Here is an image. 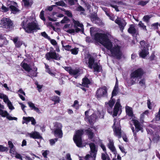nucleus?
<instances>
[{
  "label": "nucleus",
  "instance_id": "obj_63",
  "mask_svg": "<svg viewBox=\"0 0 160 160\" xmlns=\"http://www.w3.org/2000/svg\"><path fill=\"white\" fill-rule=\"evenodd\" d=\"M36 84L37 85V88L38 89L39 92H40V89H41L43 87L42 85H39L38 83H36Z\"/></svg>",
  "mask_w": 160,
  "mask_h": 160
},
{
  "label": "nucleus",
  "instance_id": "obj_56",
  "mask_svg": "<svg viewBox=\"0 0 160 160\" xmlns=\"http://www.w3.org/2000/svg\"><path fill=\"white\" fill-rule=\"evenodd\" d=\"M70 26V24H66L64 25L63 27V29L65 31H67L68 30V28H69Z\"/></svg>",
  "mask_w": 160,
  "mask_h": 160
},
{
  "label": "nucleus",
  "instance_id": "obj_57",
  "mask_svg": "<svg viewBox=\"0 0 160 160\" xmlns=\"http://www.w3.org/2000/svg\"><path fill=\"white\" fill-rule=\"evenodd\" d=\"M46 72H48L49 74L52 76H55V73L52 72H51V71L49 68L46 69Z\"/></svg>",
  "mask_w": 160,
  "mask_h": 160
},
{
  "label": "nucleus",
  "instance_id": "obj_7",
  "mask_svg": "<svg viewBox=\"0 0 160 160\" xmlns=\"http://www.w3.org/2000/svg\"><path fill=\"white\" fill-rule=\"evenodd\" d=\"M118 89V86L117 85H115L114 89L112 93V97L111 98V100L108 102H106L105 103V104L106 105L108 104V111L109 113L112 112L111 109L115 102V100L113 99L112 98L113 96H116L117 95Z\"/></svg>",
  "mask_w": 160,
  "mask_h": 160
},
{
  "label": "nucleus",
  "instance_id": "obj_22",
  "mask_svg": "<svg viewBox=\"0 0 160 160\" xmlns=\"http://www.w3.org/2000/svg\"><path fill=\"white\" fill-rule=\"evenodd\" d=\"M12 40H13L15 46L17 48H20L22 44V42L20 41L17 37L13 38Z\"/></svg>",
  "mask_w": 160,
  "mask_h": 160
},
{
  "label": "nucleus",
  "instance_id": "obj_46",
  "mask_svg": "<svg viewBox=\"0 0 160 160\" xmlns=\"http://www.w3.org/2000/svg\"><path fill=\"white\" fill-rule=\"evenodd\" d=\"M7 104L10 109L12 110L14 109V107L12 106V104L10 101L8 102Z\"/></svg>",
  "mask_w": 160,
  "mask_h": 160
},
{
  "label": "nucleus",
  "instance_id": "obj_32",
  "mask_svg": "<svg viewBox=\"0 0 160 160\" xmlns=\"http://www.w3.org/2000/svg\"><path fill=\"white\" fill-rule=\"evenodd\" d=\"M139 84L140 86L143 88H145L146 87V81L144 79L141 80L139 82Z\"/></svg>",
  "mask_w": 160,
  "mask_h": 160
},
{
  "label": "nucleus",
  "instance_id": "obj_21",
  "mask_svg": "<svg viewBox=\"0 0 160 160\" xmlns=\"http://www.w3.org/2000/svg\"><path fill=\"white\" fill-rule=\"evenodd\" d=\"M92 21L98 25H100L102 24V21L96 15H92L91 18Z\"/></svg>",
  "mask_w": 160,
  "mask_h": 160
},
{
  "label": "nucleus",
  "instance_id": "obj_61",
  "mask_svg": "<svg viewBox=\"0 0 160 160\" xmlns=\"http://www.w3.org/2000/svg\"><path fill=\"white\" fill-rule=\"evenodd\" d=\"M110 6L113 8H115V10L117 12L119 11V10L118 8V7L116 5H113L112 4L110 5Z\"/></svg>",
  "mask_w": 160,
  "mask_h": 160
},
{
  "label": "nucleus",
  "instance_id": "obj_25",
  "mask_svg": "<svg viewBox=\"0 0 160 160\" xmlns=\"http://www.w3.org/2000/svg\"><path fill=\"white\" fill-rule=\"evenodd\" d=\"M128 31L129 33L132 35H134L137 32V30L135 29L134 25L133 24L130 25V27Z\"/></svg>",
  "mask_w": 160,
  "mask_h": 160
},
{
  "label": "nucleus",
  "instance_id": "obj_16",
  "mask_svg": "<svg viewBox=\"0 0 160 160\" xmlns=\"http://www.w3.org/2000/svg\"><path fill=\"white\" fill-rule=\"evenodd\" d=\"M89 145L90 148L91 153V156L92 157L94 158L93 160H95V158L96 157L97 150L95 144L93 143H90L89 144Z\"/></svg>",
  "mask_w": 160,
  "mask_h": 160
},
{
  "label": "nucleus",
  "instance_id": "obj_62",
  "mask_svg": "<svg viewBox=\"0 0 160 160\" xmlns=\"http://www.w3.org/2000/svg\"><path fill=\"white\" fill-rule=\"evenodd\" d=\"M70 74V72H71L72 69L71 67H65L64 68Z\"/></svg>",
  "mask_w": 160,
  "mask_h": 160
},
{
  "label": "nucleus",
  "instance_id": "obj_50",
  "mask_svg": "<svg viewBox=\"0 0 160 160\" xmlns=\"http://www.w3.org/2000/svg\"><path fill=\"white\" fill-rule=\"evenodd\" d=\"M62 47L64 48L65 50L68 51L71 50V49L72 47L71 46L69 45H67L64 46L62 45Z\"/></svg>",
  "mask_w": 160,
  "mask_h": 160
},
{
  "label": "nucleus",
  "instance_id": "obj_64",
  "mask_svg": "<svg viewBox=\"0 0 160 160\" xmlns=\"http://www.w3.org/2000/svg\"><path fill=\"white\" fill-rule=\"evenodd\" d=\"M9 147L10 148H13L14 146L12 142L11 141H9L8 142Z\"/></svg>",
  "mask_w": 160,
  "mask_h": 160
},
{
  "label": "nucleus",
  "instance_id": "obj_29",
  "mask_svg": "<svg viewBox=\"0 0 160 160\" xmlns=\"http://www.w3.org/2000/svg\"><path fill=\"white\" fill-rule=\"evenodd\" d=\"M126 113L129 116L132 117L133 116L132 110V108L129 106L126 107Z\"/></svg>",
  "mask_w": 160,
  "mask_h": 160
},
{
  "label": "nucleus",
  "instance_id": "obj_42",
  "mask_svg": "<svg viewBox=\"0 0 160 160\" xmlns=\"http://www.w3.org/2000/svg\"><path fill=\"white\" fill-rule=\"evenodd\" d=\"M69 19L66 17H65L61 21V22L62 23H64L68 22L69 21Z\"/></svg>",
  "mask_w": 160,
  "mask_h": 160
},
{
  "label": "nucleus",
  "instance_id": "obj_44",
  "mask_svg": "<svg viewBox=\"0 0 160 160\" xmlns=\"http://www.w3.org/2000/svg\"><path fill=\"white\" fill-rule=\"evenodd\" d=\"M58 139L57 138H55L54 139H51L49 140L50 145H54L56 142L58 141Z\"/></svg>",
  "mask_w": 160,
  "mask_h": 160
},
{
  "label": "nucleus",
  "instance_id": "obj_53",
  "mask_svg": "<svg viewBox=\"0 0 160 160\" xmlns=\"http://www.w3.org/2000/svg\"><path fill=\"white\" fill-rule=\"evenodd\" d=\"M41 35L43 36V37H44L45 38H47L48 39H49L50 38L48 35L47 34V33H46L45 32H44L42 33H41Z\"/></svg>",
  "mask_w": 160,
  "mask_h": 160
},
{
  "label": "nucleus",
  "instance_id": "obj_60",
  "mask_svg": "<svg viewBox=\"0 0 160 160\" xmlns=\"http://www.w3.org/2000/svg\"><path fill=\"white\" fill-rule=\"evenodd\" d=\"M69 3L71 5H73L74 4L75 2H77V0H68Z\"/></svg>",
  "mask_w": 160,
  "mask_h": 160
},
{
  "label": "nucleus",
  "instance_id": "obj_9",
  "mask_svg": "<svg viewBox=\"0 0 160 160\" xmlns=\"http://www.w3.org/2000/svg\"><path fill=\"white\" fill-rule=\"evenodd\" d=\"M54 125V134L55 137L61 138L62 137L63 133L62 130V124L58 122H55Z\"/></svg>",
  "mask_w": 160,
  "mask_h": 160
},
{
  "label": "nucleus",
  "instance_id": "obj_34",
  "mask_svg": "<svg viewBox=\"0 0 160 160\" xmlns=\"http://www.w3.org/2000/svg\"><path fill=\"white\" fill-rule=\"evenodd\" d=\"M85 132L88 135V137L89 138L91 139L93 136V133L92 132V130L89 128L88 129L85 130Z\"/></svg>",
  "mask_w": 160,
  "mask_h": 160
},
{
  "label": "nucleus",
  "instance_id": "obj_1",
  "mask_svg": "<svg viewBox=\"0 0 160 160\" xmlns=\"http://www.w3.org/2000/svg\"><path fill=\"white\" fill-rule=\"evenodd\" d=\"M94 39L109 50L112 56L116 57L118 58H120L122 55L120 47L117 45L113 46L107 35L97 33L95 35Z\"/></svg>",
  "mask_w": 160,
  "mask_h": 160
},
{
  "label": "nucleus",
  "instance_id": "obj_36",
  "mask_svg": "<svg viewBox=\"0 0 160 160\" xmlns=\"http://www.w3.org/2000/svg\"><path fill=\"white\" fill-rule=\"evenodd\" d=\"M9 8L11 9L12 11V13L14 14L16 13L18 11V8L12 5H11L9 6Z\"/></svg>",
  "mask_w": 160,
  "mask_h": 160
},
{
  "label": "nucleus",
  "instance_id": "obj_55",
  "mask_svg": "<svg viewBox=\"0 0 160 160\" xmlns=\"http://www.w3.org/2000/svg\"><path fill=\"white\" fill-rule=\"evenodd\" d=\"M147 105L148 108L151 109H152V106L151 105V103L149 99H148L147 100Z\"/></svg>",
  "mask_w": 160,
  "mask_h": 160
},
{
  "label": "nucleus",
  "instance_id": "obj_12",
  "mask_svg": "<svg viewBox=\"0 0 160 160\" xmlns=\"http://www.w3.org/2000/svg\"><path fill=\"white\" fill-rule=\"evenodd\" d=\"M45 57L46 59L50 60L51 59L58 60H60L61 57L55 51H50L45 54Z\"/></svg>",
  "mask_w": 160,
  "mask_h": 160
},
{
  "label": "nucleus",
  "instance_id": "obj_28",
  "mask_svg": "<svg viewBox=\"0 0 160 160\" xmlns=\"http://www.w3.org/2000/svg\"><path fill=\"white\" fill-rule=\"evenodd\" d=\"M91 83L90 81L86 77L82 79V85L83 86L88 87V85Z\"/></svg>",
  "mask_w": 160,
  "mask_h": 160
},
{
  "label": "nucleus",
  "instance_id": "obj_47",
  "mask_svg": "<svg viewBox=\"0 0 160 160\" xmlns=\"http://www.w3.org/2000/svg\"><path fill=\"white\" fill-rule=\"evenodd\" d=\"M160 139V137L158 135H155L153 139V140L155 142H157Z\"/></svg>",
  "mask_w": 160,
  "mask_h": 160
},
{
  "label": "nucleus",
  "instance_id": "obj_51",
  "mask_svg": "<svg viewBox=\"0 0 160 160\" xmlns=\"http://www.w3.org/2000/svg\"><path fill=\"white\" fill-rule=\"evenodd\" d=\"M44 11L43 10H42L41 12H40V17L41 18V19L43 21H45V19L44 16Z\"/></svg>",
  "mask_w": 160,
  "mask_h": 160
},
{
  "label": "nucleus",
  "instance_id": "obj_30",
  "mask_svg": "<svg viewBox=\"0 0 160 160\" xmlns=\"http://www.w3.org/2000/svg\"><path fill=\"white\" fill-rule=\"evenodd\" d=\"M51 99L54 102V104L59 103L60 101L59 97L56 96L52 97L51 98Z\"/></svg>",
  "mask_w": 160,
  "mask_h": 160
},
{
  "label": "nucleus",
  "instance_id": "obj_43",
  "mask_svg": "<svg viewBox=\"0 0 160 160\" xmlns=\"http://www.w3.org/2000/svg\"><path fill=\"white\" fill-rule=\"evenodd\" d=\"M70 51H71L72 54L76 55L78 54V48H74L72 49H71Z\"/></svg>",
  "mask_w": 160,
  "mask_h": 160
},
{
  "label": "nucleus",
  "instance_id": "obj_58",
  "mask_svg": "<svg viewBox=\"0 0 160 160\" xmlns=\"http://www.w3.org/2000/svg\"><path fill=\"white\" fill-rule=\"evenodd\" d=\"M78 101L75 100L74 101V104L73 105V106L76 107V108L77 109L78 108Z\"/></svg>",
  "mask_w": 160,
  "mask_h": 160
},
{
  "label": "nucleus",
  "instance_id": "obj_10",
  "mask_svg": "<svg viewBox=\"0 0 160 160\" xmlns=\"http://www.w3.org/2000/svg\"><path fill=\"white\" fill-rule=\"evenodd\" d=\"M83 133V130H78L76 132V134L73 138L74 142L76 144L77 146L79 147H80L82 146V142L81 136Z\"/></svg>",
  "mask_w": 160,
  "mask_h": 160
},
{
  "label": "nucleus",
  "instance_id": "obj_52",
  "mask_svg": "<svg viewBox=\"0 0 160 160\" xmlns=\"http://www.w3.org/2000/svg\"><path fill=\"white\" fill-rule=\"evenodd\" d=\"M1 9L3 12H7L9 10V8L6 7L3 5H2Z\"/></svg>",
  "mask_w": 160,
  "mask_h": 160
},
{
  "label": "nucleus",
  "instance_id": "obj_31",
  "mask_svg": "<svg viewBox=\"0 0 160 160\" xmlns=\"http://www.w3.org/2000/svg\"><path fill=\"white\" fill-rule=\"evenodd\" d=\"M22 67L23 68L28 72H29L31 70V68L26 63H23L22 64Z\"/></svg>",
  "mask_w": 160,
  "mask_h": 160
},
{
  "label": "nucleus",
  "instance_id": "obj_8",
  "mask_svg": "<svg viewBox=\"0 0 160 160\" xmlns=\"http://www.w3.org/2000/svg\"><path fill=\"white\" fill-rule=\"evenodd\" d=\"M13 24L12 21L8 18H3L1 20L0 23L1 27L5 28L8 30L12 28Z\"/></svg>",
  "mask_w": 160,
  "mask_h": 160
},
{
  "label": "nucleus",
  "instance_id": "obj_4",
  "mask_svg": "<svg viewBox=\"0 0 160 160\" xmlns=\"http://www.w3.org/2000/svg\"><path fill=\"white\" fill-rule=\"evenodd\" d=\"M103 117L104 112L103 111L100 112L98 110L96 113H93L89 117L85 118V120L86 121L88 122L89 123L92 124L95 122L98 117L101 118H103Z\"/></svg>",
  "mask_w": 160,
  "mask_h": 160
},
{
  "label": "nucleus",
  "instance_id": "obj_2",
  "mask_svg": "<svg viewBox=\"0 0 160 160\" xmlns=\"http://www.w3.org/2000/svg\"><path fill=\"white\" fill-rule=\"evenodd\" d=\"M86 61H88V66L91 69L93 68L94 72H98L101 70V67L97 62H95L93 57L90 54H87L85 56Z\"/></svg>",
  "mask_w": 160,
  "mask_h": 160
},
{
  "label": "nucleus",
  "instance_id": "obj_24",
  "mask_svg": "<svg viewBox=\"0 0 160 160\" xmlns=\"http://www.w3.org/2000/svg\"><path fill=\"white\" fill-rule=\"evenodd\" d=\"M29 106L31 108L32 110H33L38 113H41V112L39 109L36 107L34 103L31 102H29L28 103Z\"/></svg>",
  "mask_w": 160,
  "mask_h": 160
},
{
  "label": "nucleus",
  "instance_id": "obj_35",
  "mask_svg": "<svg viewBox=\"0 0 160 160\" xmlns=\"http://www.w3.org/2000/svg\"><path fill=\"white\" fill-rule=\"evenodd\" d=\"M70 74L73 75H78L79 74V71L78 69H72Z\"/></svg>",
  "mask_w": 160,
  "mask_h": 160
},
{
  "label": "nucleus",
  "instance_id": "obj_39",
  "mask_svg": "<svg viewBox=\"0 0 160 160\" xmlns=\"http://www.w3.org/2000/svg\"><path fill=\"white\" fill-rule=\"evenodd\" d=\"M28 72V76L30 77H36L37 76V73L32 69L30 72Z\"/></svg>",
  "mask_w": 160,
  "mask_h": 160
},
{
  "label": "nucleus",
  "instance_id": "obj_19",
  "mask_svg": "<svg viewBox=\"0 0 160 160\" xmlns=\"http://www.w3.org/2000/svg\"><path fill=\"white\" fill-rule=\"evenodd\" d=\"M120 106H121L120 104V100L118 99L117 100V102L114 108L113 114V117L116 116L117 115L118 112L120 110L119 108Z\"/></svg>",
  "mask_w": 160,
  "mask_h": 160
},
{
  "label": "nucleus",
  "instance_id": "obj_23",
  "mask_svg": "<svg viewBox=\"0 0 160 160\" xmlns=\"http://www.w3.org/2000/svg\"><path fill=\"white\" fill-rule=\"evenodd\" d=\"M8 43V42L5 38L1 34H0V47L7 45Z\"/></svg>",
  "mask_w": 160,
  "mask_h": 160
},
{
  "label": "nucleus",
  "instance_id": "obj_11",
  "mask_svg": "<svg viewBox=\"0 0 160 160\" xmlns=\"http://www.w3.org/2000/svg\"><path fill=\"white\" fill-rule=\"evenodd\" d=\"M113 127H114V130L115 132V135L119 138H120L121 137V129L120 125V121L118 119H114Z\"/></svg>",
  "mask_w": 160,
  "mask_h": 160
},
{
  "label": "nucleus",
  "instance_id": "obj_41",
  "mask_svg": "<svg viewBox=\"0 0 160 160\" xmlns=\"http://www.w3.org/2000/svg\"><path fill=\"white\" fill-rule=\"evenodd\" d=\"M55 4L57 5L62 7L66 5L65 3L62 1L57 2L55 3Z\"/></svg>",
  "mask_w": 160,
  "mask_h": 160
},
{
  "label": "nucleus",
  "instance_id": "obj_40",
  "mask_svg": "<svg viewBox=\"0 0 160 160\" xmlns=\"http://www.w3.org/2000/svg\"><path fill=\"white\" fill-rule=\"evenodd\" d=\"M149 2V1L148 0L145 1H140L138 4V5H141L142 6H143L144 5H146L147 3H148Z\"/></svg>",
  "mask_w": 160,
  "mask_h": 160
},
{
  "label": "nucleus",
  "instance_id": "obj_37",
  "mask_svg": "<svg viewBox=\"0 0 160 160\" xmlns=\"http://www.w3.org/2000/svg\"><path fill=\"white\" fill-rule=\"evenodd\" d=\"M138 26L142 30L146 31H147L146 26L144 25L142 21H141L139 22Z\"/></svg>",
  "mask_w": 160,
  "mask_h": 160
},
{
  "label": "nucleus",
  "instance_id": "obj_13",
  "mask_svg": "<svg viewBox=\"0 0 160 160\" xmlns=\"http://www.w3.org/2000/svg\"><path fill=\"white\" fill-rule=\"evenodd\" d=\"M96 97L98 99L103 97H107V88L103 87L98 89L96 92Z\"/></svg>",
  "mask_w": 160,
  "mask_h": 160
},
{
  "label": "nucleus",
  "instance_id": "obj_49",
  "mask_svg": "<svg viewBox=\"0 0 160 160\" xmlns=\"http://www.w3.org/2000/svg\"><path fill=\"white\" fill-rule=\"evenodd\" d=\"M106 154L103 153H102L101 158L103 160H106L108 157V155L107 154L106 152H105Z\"/></svg>",
  "mask_w": 160,
  "mask_h": 160
},
{
  "label": "nucleus",
  "instance_id": "obj_5",
  "mask_svg": "<svg viewBox=\"0 0 160 160\" xmlns=\"http://www.w3.org/2000/svg\"><path fill=\"white\" fill-rule=\"evenodd\" d=\"M144 74V72L141 68H139L131 73L130 76L131 83L132 84L135 83L136 78H141Z\"/></svg>",
  "mask_w": 160,
  "mask_h": 160
},
{
  "label": "nucleus",
  "instance_id": "obj_6",
  "mask_svg": "<svg viewBox=\"0 0 160 160\" xmlns=\"http://www.w3.org/2000/svg\"><path fill=\"white\" fill-rule=\"evenodd\" d=\"M140 44L141 46V50L139 53L140 57L144 58L148 54V48L149 46V44L145 42L144 41H141Z\"/></svg>",
  "mask_w": 160,
  "mask_h": 160
},
{
  "label": "nucleus",
  "instance_id": "obj_45",
  "mask_svg": "<svg viewBox=\"0 0 160 160\" xmlns=\"http://www.w3.org/2000/svg\"><path fill=\"white\" fill-rule=\"evenodd\" d=\"M150 17L148 15H146L144 16L143 18V21L146 22L147 23H148Z\"/></svg>",
  "mask_w": 160,
  "mask_h": 160
},
{
  "label": "nucleus",
  "instance_id": "obj_54",
  "mask_svg": "<svg viewBox=\"0 0 160 160\" xmlns=\"http://www.w3.org/2000/svg\"><path fill=\"white\" fill-rule=\"evenodd\" d=\"M3 99L4 102L6 103H8V102H10V101L9 100L8 97L4 95L3 97V98H2Z\"/></svg>",
  "mask_w": 160,
  "mask_h": 160
},
{
  "label": "nucleus",
  "instance_id": "obj_27",
  "mask_svg": "<svg viewBox=\"0 0 160 160\" xmlns=\"http://www.w3.org/2000/svg\"><path fill=\"white\" fill-rule=\"evenodd\" d=\"M109 143L108 144V147L109 149L114 153L116 152L115 147L114 146V143L113 141L109 140Z\"/></svg>",
  "mask_w": 160,
  "mask_h": 160
},
{
  "label": "nucleus",
  "instance_id": "obj_20",
  "mask_svg": "<svg viewBox=\"0 0 160 160\" xmlns=\"http://www.w3.org/2000/svg\"><path fill=\"white\" fill-rule=\"evenodd\" d=\"M132 121L135 127L137 132H138L140 130H142V126L137 120L132 119Z\"/></svg>",
  "mask_w": 160,
  "mask_h": 160
},
{
  "label": "nucleus",
  "instance_id": "obj_18",
  "mask_svg": "<svg viewBox=\"0 0 160 160\" xmlns=\"http://www.w3.org/2000/svg\"><path fill=\"white\" fill-rule=\"evenodd\" d=\"M72 21L74 24V27L75 29V32H78L81 30L80 29L78 28V27L83 28V24L80 23L78 21H76L73 19H72Z\"/></svg>",
  "mask_w": 160,
  "mask_h": 160
},
{
  "label": "nucleus",
  "instance_id": "obj_26",
  "mask_svg": "<svg viewBox=\"0 0 160 160\" xmlns=\"http://www.w3.org/2000/svg\"><path fill=\"white\" fill-rule=\"evenodd\" d=\"M30 137L34 138L42 139V138L39 133L36 132L29 133Z\"/></svg>",
  "mask_w": 160,
  "mask_h": 160
},
{
  "label": "nucleus",
  "instance_id": "obj_59",
  "mask_svg": "<svg viewBox=\"0 0 160 160\" xmlns=\"http://www.w3.org/2000/svg\"><path fill=\"white\" fill-rule=\"evenodd\" d=\"M75 30L74 29H68L67 31L66 32L72 34V33H74L75 32Z\"/></svg>",
  "mask_w": 160,
  "mask_h": 160
},
{
  "label": "nucleus",
  "instance_id": "obj_14",
  "mask_svg": "<svg viewBox=\"0 0 160 160\" xmlns=\"http://www.w3.org/2000/svg\"><path fill=\"white\" fill-rule=\"evenodd\" d=\"M115 22L118 25L121 32H123V30L127 23L125 20L123 18L118 17L115 20Z\"/></svg>",
  "mask_w": 160,
  "mask_h": 160
},
{
  "label": "nucleus",
  "instance_id": "obj_15",
  "mask_svg": "<svg viewBox=\"0 0 160 160\" xmlns=\"http://www.w3.org/2000/svg\"><path fill=\"white\" fill-rule=\"evenodd\" d=\"M0 115L2 117H6L9 120H15L17 121V118L16 117H13L9 116V114L6 111L0 109Z\"/></svg>",
  "mask_w": 160,
  "mask_h": 160
},
{
  "label": "nucleus",
  "instance_id": "obj_33",
  "mask_svg": "<svg viewBox=\"0 0 160 160\" xmlns=\"http://www.w3.org/2000/svg\"><path fill=\"white\" fill-rule=\"evenodd\" d=\"M18 92L20 93L18 95L21 99L23 101L25 100V98L24 97L20 94H22L25 96L26 95V94L24 91L22 89H21L18 91Z\"/></svg>",
  "mask_w": 160,
  "mask_h": 160
},
{
  "label": "nucleus",
  "instance_id": "obj_48",
  "mask_svg": "<svg viewBox=\"0 0 160 160\" xmlns=\"http://www.w3.org/2000/svg\"><path fill=\"white\" fill-rule=\"evenodd\" d=\"M64 12L65 14L67 15L68 17H72V14L70 11L65 10Z\"/></svg>",
  "mask_w": 160,
  "mask_h": 160
},
{
  "label": "nucleus",
  "instance_id": "obj_17",
  "mask_svg": "<svg viewBox=\"0 0 160 160\" xmlns=\"http://www.w3.org/2000/svg\"><path fill=\"white\" fill-rule=\"evenodd\" d=\"M23 121H22V123L23 124L25 123L28 124V122L30 121L31 122L32 124L33 125H35L36 123L35 119L32 117H24L23 118Z\"/></svg>",
  "mask_w": 160,
  "mask_h": 160
},
{
  "label": "nucleus",
  "instance_id": "obj_3",
  "mask_svg": "<svg viewBox=\"0 0 160 160\" xmlns=\"http://www.w3.org/2000/svg\"><path fill=\"white\" fill-rule=\"evenodd\" d=\"M27 22V20H24L22 22L23 28L26 32L28 33H32L34 30H38L40 28L38 27L37 23L35 22H32L28 23L27 27L24 26Z\"/></svg>",
  "mask_w": 160,
  "mask_h": 160
},
{
  "label": "nucleus",
  "instance_id": "obj_38",
  "mask_svg": "<svg viewBox=\"0 0 160 160\" xmlns=\"http://www.w3.org/2000/svg\"><path fill=\"white\" fill-rule=\"evenodd\" d=\"M24 2V6L27 7L31 5L32 4L31 0H23Z\"/></svg>",
  "mask_w": 160,
  "mask_h": 160
}]
</instances>
